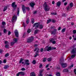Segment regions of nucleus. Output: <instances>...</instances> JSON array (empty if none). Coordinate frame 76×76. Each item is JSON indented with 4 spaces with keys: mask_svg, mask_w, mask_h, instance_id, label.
Instances as JSON below:
<instances>
[{
    "mask_svg": "<svg viewBox=\"0 0 76 76\" xmlns=\"http://www.w3.org/2000/svg\"><path fill=\"white\" fill-rule=\"evenodd\" d=\"M2 25H6V22L4 21L2 22Z\"/></svg>",
    "mask_w": 76,
    "mask_h": 76,
    "instance_id": "nucleus-44",
    "label": "nucleus"
},
{
    "mask_svg": "<svg viewBox=\"0 0 76 76\" xmlns=\"http://www.w3.org/2000/svg\"><path fill=\"white\" fill-rule=\"evenodd\" d=\"M42 64H40V65L39 66V68H42Z\"/></svg>",
    "mask_w": 76,
    "mask_h": 76,
    "instance_id": "nucleus-51",
    "label": "nucleus"
},
{
    "mask_svg": "<svg viewBox=\"0 0 76 76\" xmlns=\"http://www.w3.org/2000/svg\"><path fill=\"white\" fill-rule=\"evenodd\" d=\"M44 71V70L42 69L40 70L39 73V76H42V73Z\"/></svg>",
    "mask_w": 76,
    "mask_h": 76,
    "instance_id": "nucleus-13",
    "label": "nucleus"
},
{
    "mask_svg": "<svg viewBox=\"0 0 76 76\" xmlns=\"http://www.w3.org/2000/svg\"><path fill=\"white\" fill-rule=\"evenodd\" d=\"M56 48H54L53 47H51V46H47L45 47L44 49V51H49L51 50H56Z\"/></svg>",
    "mask_w": 76,
    "mask_h": 76,
    "instance_id": "nucleus-1",
    "label": "nucleus"
},
{
    "mask_svg": "<svg viewBox=\"0 0 76 76\" xmlns=\"http://www.w3.org/2000/svg\"><path fill=\"white\" fill-rule=\"evenodd\" d=\"M51 15H57V13L56 12H53L51 13Z\"/></svg>",
    "mask_w": 76,
    "mask_h": 76,
    "instance_id": "nucleus-41",
    "label": "nucleus"
},
{
    "mask_svg": "<svg viewBox=\"0 0 76 76\" xmlns=\"http://www.w3.org/2000/svg\"><path fill=\"white\" fill-rule=\"evenodd\" d=\"M73 67V64H72L71 66L68 67V68L69 69H71V68Z\"/></svg>",
    "mask_w": 76,
    "mask_h": 76,
    "instance_id": "nucleus-27",
    "label": "nucleus"
},
{
    "mask_svg": "<svg viewBox=\"0 0 76 76\" xmlns=\"http://www.w3.org/2000/svg\"><path fill=\"white\" fill-rule=\"evenodd\" d=\"M25 70H26V69L24 68H22L21 69V70H22V71H24Z\"/></svg>",
    "mask_w": 76,
    "mask_h": 76,
    "instance_id": "nucleus-48",
    "label": "nucleus"
},
{
    "mask_svg": "<svg viewBox=\"0 0 76 76\" xmlns=\"http://www.w3.org/2000/svg\"><path fill=\"white\" fill-rule=\"evenodd\" d=\"M32 63L33 64H36V61L35 60H34L33 61Z\"/></svg>",
    "mask_w": 76,
    "mask_h": 76,
    "instance_id": "nucleus-35",
    "label": "nucleus"
},
{
    "mask_svg": "<svg viewBox=\"0 0 76 76\" xmlns=\"http://www.w3.org/2000/svg\"><path fill=\"white\" fill-rule=\"evenodd\" d=\"M57 32V29H54L53 31H52L51 33V35H55Z\"/></svg>",
    "mask_w": 76,
    "mask_h": 76,
    "instance_id": "nucleus-11",
    "label": "nucleus"
},
{
    "mask_svg": "<svg viewBox=\"0 0 76 76\" xmlns=\"http://www.w3.org/2000/svg\"><path fill=\"white\" fill-rule=\"evenodd\" d=\"M56 76H60V74L59 72H56Z\"/></svg>",
    "mask_w": 76,
    "mask_h": 76,
    "instance_id": "nucleus-29",
    "label": "nucleus"
},
{
    "mask_svg": "<svg viewBox=\"0 0 76 76\" xmlns=\"http://www.w3.org/2000/svg\"><path fill=\"white\" fill-rule=\"evenodd\" d=\"M35 3L33 2H31V3L30 4V6L31 7H33L34 6H35Z\"/></svg>",
    "mask_w": 76,
    "mask_h": 76,
    "instance_id": "nucleus-16",
    "label": "nucleus"
},
{
    "mask_svg": "<svg viewBox=\"0 0 76 76\" xmlns=\"http://www.w3.org/2000/svg\"><path fill=\"white\" fill-rule=\"evenodd\" d=\"M5 47L6 48H9V45L8 44H6L5 46Z\"/></svg>",
    "mask_w": 76,
    "mask_h": 76,
    "instance_id": "nucleus-36",
    "label": "nucleus"
},
{
    "mask_svg": "<svg viewBox=\"0 0 76 76\" xmlns=\"http://www.w3.org/2000/svg\"><path fill=\"white\" fill-rule=\"evenodd\" d=\"M20 10H19V8H18L17 9V16H19V11Z\"/></svg>",
    "mask_w": 76,
    "mask_h": 76,
    "instance_id": "nucleus-20",
    "label": "nucleus"
},
{
    "mask_svg": "<svg viewBox=\"0 0 76 76\" xmlns=\"http://www.w3.org/2000/svg\"><path fill=\"white\" fill-rule=\"evenodd\" d=\"M51 29H55L56 28V27L54 26H53V27H51Z\"/></svg>",
    "mask_w": 76,
    "mask_h": 76,
    "instance_id": "nucleus-57",
    "label": "nucleus"
},
{
    "mask_svg": "<svg viewBox=\"0 0 76 76\" xmlns=\"http://www.w3.org/2000/svg\"><path fill=\"white\" fill-rule=\"evenodd\" d=\"M52 22H53V23H55V20H52Z\"/></svg>",
    "mask_w": 76,
    "mask_h": 76,
    "instance_id": "nucleus-59",
    "label": "nucleus"
},
{
    "mask_svg": "<svg viewBox=\"0 0 76 76\" xmlns=\"http://www.w3.org/2000/svg\"><path fill=\"white\" fill-rule=\"evenodd\" d=\"M73 34H76V30H74L73 31Z\"/></svg>",
    "mask_w": 76,
    "mask_h": 76,
    "instance_id": "nucleus-46",
    "label": "nucleus"
},
{
    "mask_svg": "<svg viewBox=\"0 0 76 76\" xmlns=\"http://www.w3.org/2000/svg\"><path fill=\"white\" fill-rule=\"evenodd\" d=\"M14 33L16 37H17L18 38L19 37V32H18V31L17 30H15L14 31Z\"/></svg>",
    "mask_w": 76,
    "mask_h": 76,
    "instance_id": "nucleus-9",
    "label": "nucleus"
},
{
    "mask_svg": "<svg viewBox=\"0 0 76 76\" xmlns=\"http://www.w3.org/2000/svg\"><path fill=\"white\" fill-rule=\"evenodd\" d=\"M15 44V43L14 42H12L10 43V45H11V46H12V45H14V44Z\"/></svg>",
    "mask_w": 76,
    "mask_h": 76,
    "instance_id": "nucleus-26",
    "label": "nucleus"
},
{
    "mask_svg": "<svg viewBox=\"0 0 76 76\" xmlns=\"http://www.w3.org/2000/svg\"><path fill=\"white\" fill-rule=\"evenodd\" d=\"M39 26V23H34L33 26V27H35V29H38Z\"/></svg>",
    "mask_w": 76,
    "mask_h": 76,
    "instance_id": "nucleus-8",
    "label": "nucleus"
},
{
    "mask_svg": "<svg viewBox=\"0 0 76 76\" xmlns=\"http://www.w3.org/2000/svg\"><path fill=\"white\" fill-rule=\"evenodd\" d=\"M71 53H73V54H75L76 53V48L73 49L71 51Z\"/></svg>",
    "mask_w": 76,
    "mask_h": 76,
    "instance_id": "nucleus-14",
    "label": "nucleus"
},
{
    "mask_svg": "<svg viewBox=\"0 0 76 76\" xmlns=\"http://www.w3.org/2000/svg\"><path fill=\"white\" fill-rule=\"evenodd\" d=\"M23 61V59L22 58H21L20 59V61H19V64H20Z\"/></svg>",
    "mask_w": 76,
    "mask_h": 76,
    "instance_id": "nucleus-33",
    "label": "nucleus"
},
{
    "mask_svg": "<svg viewBox=\"0 0 76 76\" xmlns=\"http://www.w3.org/2000/svg\"><path fill=\"white\" fill-rule=\"evenodd\" d=\"M43 7H44V10L45 12H47L49 10L50 8L48 7V5H47V2H45L43 4Z\"/></svg>",
    "mask_w": 76,
    "mask_h": 76,
    "instance_id": "nucleus-2",
    "label": "nucleus"
},
{
    "mask_svg": "<svg viewBox=\"0 0 76 76\" xmlns=\"http://www.w3.org/2000/svg\"><path fill=\"white\" fill-rule=\"evenodd\" d=\"M8 67H9V66H8V65H5L4 67V69H7Z\"/></svg>",
    "mask_w": 76,
    "mask_h": 76,
    "instance_id": "nucleus-24",
    "label": "nucleus"
},
{
    "mask_svg": "<svg viewBox=\"0 0 76 76\" xmlns=\"http://www.w3.org/2000/svg\"><path fill=\"white\" fill-rule=\"evenodd\" d=\"M25 9H26V10L28 11H29V7H25Z\"/></svg>",
    "mask_w": 76,
    "mask_h": 76,
    "instance_id": "nucleus-40",
    "label": "nucleus"
},
{
    "mask_svg": "<svg viewBox=\"0 0 76 76\" xmlns=\"http://www.w3.org/2000/svg\"><path fill=\"white\" fill-rule=\"evenodd\" d=\"M61 67L62 68H65L67 67V64L65 63H62L61 64Z\"/></svg>",
    "mask_w": 76,
    "mask_h": 76,
    "instance_id": "nucleus-10",
    "label": "nucleus"
},
{
    "mask_svg": "<svg viewBox=\"0 0 76 76\" xmlns=\"http://www.w3.org/2000/svg\"><path fill=\"white\" fill-rule=\"evenodd\" d=\"M25 62L23 61L22 62V64H23L24 66L26 65L27 66H29L30 64L29 62V61L28 59H26L24 60Z\"/></svg>",
    "mask_w": 76,
    "mask_h": 76,
    "instance_id": "nucleus-3",
    "label": "nucleus"
},
{
    "mask_svg": "<svg viewBox=\"0 0 76 76\" xmlns=\"http://www.w3.org/2000/svg\"><path fill=\"white\" fill-rule=\"evenodd\" d=\"M9 56V54L8 53H7L5 55V57H8Z\"/></svg>",
    "mask_w": 76,
    "mask_h": 76,
    "instance_id": "nucleus-38",
    "label": "nucleus"
},
{
    "mask_svg": "<svg viewBox=\"0 0 76 76\" xmlns=\"http://www.w3.org/2000/svg\"><path fill=\"white\" fill-rule=\"evenodd\" d=\"M75 56H76V55L75 54L72 55L71 56V58H74L75 57Z\"/></svg>",
    "mask_w": 76,
    "mask_h": 76,
    "instance_id": "nucleus-28",
    "label": "nucleus"
},
{
    "mask_svg": "<svg viewBox=\"0 0 76 76\" xmlns=\"http://www.w3.org/2000/svg\"><path fill=\"white\" fill-rule=\"evenodd\" d=\"M19 73L21 75L24 76L25 75V73L24 72H19Z\"/></svg>",
    "mask_w": 76,
    "mask_h": 76,
    "instance_id": "nucleus-15",
    "label": "nucleus"
},
{
    "mask_svg": "<svg viewBox=\"0 0 76 76\" xmlns=\"http://www.w3.org/2000/svg\"><path fill=\"white\" fill-rule=\"evenodd\" d=\"M30 76H35V73L34 72H31L30 74Z\"/></svg>",
    "mask_w": 76,
    "mask_h": 76,
    "instance_id": "nucleus-22",
    "label": "nucleus"
},
{
    "mask_svg": "<svg viewBox=\"0 0 76 76\" xmlns=\"http://www.w3.org/2000/svg\"><path fill=\"white\" fill-rule=\"evenodd\" d=\"M27 32H28V33H30V32H31V29H28V30Z\"/></svg>",
    "mask_w": 76,
    "mask_h": 76,
    "instance_id": "nucleus-43",
    "label": "nucleus"
},
{
    "mask_svg": "<svg viewBox=\"0 0 76 76\" xmlns=\"http://www.w3.org/2000/svg\"><path fill=\"white\" fill-rule=\"evenodd\" d=\"M26 34V33H24L23 34V38H25V34Z\"/></svg>",
    "mask_w": 76,
    "mask_h": 76,
    "instance_id": "nucleus-52",
    "label": "nucleus"
},
{
    "mask_svg": "<svg viewBox=\"0 0 76 76\" xmlns=\"http://www.w3.org/2000/svg\"><path fill=\"white\" fill-rule=\"evenodd\" d=\"M56 69H60V67H57V68H56Z\"/></svg>",
    "mask_w": 76,
    "mask_h": 76,
    "instance_id": "nucleus-60",
    "label": "nucleus"
},
{
    "mask_svg": "<svg viewBox=\"0 0 76 76\" xmlns=\"http://www.w3.org/2000/svg\"><path fill=\"white\" fill-rule=\"evenodd\" d=\"M22 9L23 13H26V10H25V5H23L22 7Z\"/></svg>",
    "mask_w": 76,
    "mask_h": 76,
    "instance_id": "nucleus-12",
    "label": "nucleus"
},
{
    "mask_svg": "<svg viewBox=\"0 0 76 76\" xmlns=\"http://www.w3.org/2000/svg\"><path fill=\"white\" fill-rule=\"evenodd\" d=\"M62 15L64 17H66V14H63Z\"/></svg>",
    "mask_w": 76,
    "mask_h": 76,
    "instance_id": "nucleus-56",
    "label": "nucleus"
},
{
    "mask_svg": "<svg viewBox=\"0 0 76 76\" xmlns=\"http://www.w3.org/2000/svg\"><path fill=\"white\" fill-rule=\"evenodd\" d=\"M39 31V29H36L35 32H34V34H37L38 33V32Z\"/></svg>",
    "mask_w": 76,
    "mask_h": 76,
    "instance_id": "nucleus-31",
    "label": "nucleus"
},
{
    "mask_svg": "<svg viewBox=\"0 0 76 76\" xmlns=\"http://www.w3.org/2000/svg\"><path fill=\"white\" fill-rule=\"evenodd\" d=\"M46 61V58H45L43 60V62H45Z\"/></svg>",
    "mask_w": 76,
    "mask_h": 76,
    "instance_id": "nucleus-53",
    "label": "nucleus"
},
{
    "mask_svg": "<svg viewBox=\"0 0 76 76\" xmlns=\"http://www.w3.org/2000/svg\"><path fill=\"white\" fill-rule=\"evenodd\" d=\"M18 17L17 16V15H14L13 16V17L12 18V23H15V22H16V20H17Z\"/></svg>",
    "mask_w": 76,
    "mask_h": 76,
    "instance_id": "nucleus-5",
    "label": "nucleus"
},
{
    "mask_svg": "<svg viewBox=\"0 0 76 76\" xmlns=\"http://www.w3.org/2000/svg\"><path fill=\"white\" fill-rule=\"evenodd\" d=\"M20 75V73H19V72L17 74V76H19Z\"/></svg>",
    "mask_w": 76,
    "mask_h": 76,
    "instance_id": "nucleus-58",
    "label": "nucleus"
},
{
    "mask_svg": "<svg viewBox=\"0 0 76 76\" xmlns=\"http://www.w3.org/2000/svg\"><path fill=\"white\" fill-rule=\"evenodd\" d=\"M61 4V2L60 1L57 2L56 5L57 6H60Z\"/></svg>",
    "mask_w": 76,
    "mask_h": 76,
    "instance_id": "nucleus-17",
    "label": "nucleus"
},
{
    "mask_svg": "<svg viewBox=\"0 0 76 76\" xmlns=\"http://www.w3.org/2000/svg\"><path fill=\"white\" fill-rule=\"evenodd\" d=\"M66 31V28H64L63 29L61 30V32L63 33V32H64Z\"/></svg>",
    "mask_w": 76,
    "mask_h": 76,
    "instance_id": "nucleus-30",
    "label": "nucleus"
},
{
    "mask_svg": "<svg viewBox=\"0 0 76 76\" xmlns=\"http://www.w3.org/2000/svg\"><path fill=\"white\" fill-rule=\"evenodd\" d=\"M43 48L41 49V50H40L41 52H43Z\"/></svg>",
    "mask_w": 76,
    "mask_h": 76,
    "instance_id": "nucleus-64",
    "label": "nucleus"
},
{
    "mask_svg": "<svg viewBox=\"0 0 76 76\" xmlns=\"http://www.w3.org/2000/svg\"><path fill=\"white\" fill-rule=\"evenodd\" d=\"M52 44H55L56 43V41H53L52 42Z\"/></svg>",
    "mask_w": 76,
    "mask_h": 76,
    "instance_id": "nucleus-47",
    "label": "nucleus"
},
{
    "mask_svg": "<svg viewBox=\"0 0 76 76\" xmlns=\"http://www.w3.org/2000/svg\"><path fill=\"white\" fill-rule=\"evenodd\" d=\"M31 20V23L33 24L34 23V19L32 18Z\"/></svg>",
    "mask_w": 76,
    "mask_h": 76,
    "instance_id": "nucleus-37",
    "label": "nucleus"
},
{
    "mask_svg": "<svg viewBox=\"0 0 76 76\" xmlns=\"http://www.w3.org/2000/svg\"><path fill=\"white\" fill-rule=\"evenodd\" d=\"M49 66V65L48 64L45 67V68H47Z\"/></svg>",
    "mask_w": 76,
    "mask_h": 76,
    "instance_id": "nucleus-62",
    "label": "nucleus"
},
{
    "mask_svg": "<svg viewBox=\"0 0 76 76\" xmlns=\"http://www.w3.org/2000/svg\"><path fill=\"white\" fill-rule=\"evenodd\" d=\"M7 7H4V9H3V12H4L7 10Z\"/></svg>",
    "mask_w": 76,
    "mask_h": 76,
    "instance_id": "nucleus-25",
    "label": "nucleus"
},
{
    "mask_svg": "<svg viewBox=\"0 0 76 76\" xmlns=\"http://www.w3.org/2000/svg\"><path fill=\"white\" fill-rule=\"evenodd\" d=\"M34 39V37H29V39H27V42L28 43L32 42L33 41Z\"/></svg>",
    "mask_w": 76,
    "mask_h": 76,
    "instance_id": "nucleus-6",
    "label": "nucleus"
},
{
    "mask_svg": "<svg viewBox=\"0 0 76 76\" xmlns=\"http://www.w3.org/2000/svg\"><path fill=\"white\" fill-rule=\"evenodd\" d=\"M69 70L67 68L64 69L63 70V72H68Z\"/></svg>",
    "mask_w": 76,
    "mask_h": 76,
    "instance_id": "nucleus-21",
    "label": "nucleus"
},
{
    "mask_svg": "<svg viewBox=\"0 0 76 76\" xmlns=\"http://www.w3.org/2000/svg\"><path fill=\"white\" fill-rule=\"evenodd\" d=\"M4 63H6V59L4 60L3 61Z\"/></svg>",
    "mask_w": 76,
    "mask_h": 76,
    "instance_id": "nucleus-54",
    "label": "nucleus"
},
{
    "mask_svg": "<svg viewBox=\"0 0 76 76\" xmlns=\"http://www.w3.org/2000/svg\"><path fill=\"white\" fill-rule=\"evenodd\" d=\"M61 30V27H59L58 29V31H60Z\"/></svg>",
    "mask_w": 76,
    "mask_h": 76,
    "instance_id": "nucleus-61",
    "label": "nucleus"
},
{
    "mask_svg": "<svg viewBox=\"0 0 76 76\" xmlns=\"http://www.w3.org/2000/svg\"><path fill=\"white\" fill-rule=\"evenodd\" d=\"M51 58H48V61L49 62H50V61H51Z\"/></svg>",
    "mask_w": 76,
    "mask_h": 76,
    "instance_id": "nucleus-42",
    "label": "nucleus"
},
{
    "mask_svg": "<svg viewBox=\"0 0 76 76\" xmlns=\"http://www.w3.org/2000/svg\"><path fill=\"white\" fill-rule=\"evenodd\" d=\"M3 50L2 49H0V53L1 54V53H3Z\"/></svg>",
    "mask_w": 76,
    "mask_h": 76,
    "instance_id": "nucleus-50",
    "label": "nucleus"
},
{
    "mask_svg": "<svg viewBox=\"0 0 76 76\" xmlns=\"http://www.w3.org/2000/svg\"><path fill=\"white\" fill-rule=\"evenodd\" d=\"M54 39L53 38H51L50 40V42H52L53 41H54Z\"/></svg>",
    "mask_w": 76,
    "mask_h": 76,
    "instance_id": "nucleus-34",
    "label": "nucleus"
},
{
    "mask_svg": "<svg viewBox=\"0 0 76 76\" xmlns=\"http://www.w3.org/2000/svg\"><path fill=\"white\" fill-rule=\"evenodd\" d=\"M11 34V32L10 31H9L8 33V35H10Z\"/></svg>",
    "mask_w": 76,
    "mask_h": 76,
    "instance_id": "nucleus-55",
    "label": "nucleus"
},
{
    "mask_svg": "<svg viewBox=\"0 0 76 76\" xmlns=\"http://www.w3.org/2000/svg\"><path fill=\"white\" fill-rule=\"evenodd\" d=\"M15 4H16V3L14 2L12 3L11 4L12 7L14 8V10H15L17 7V5H15Z\"/></svg>",
    "mask_w": 76,
    "mask_h": 76,
    "instance_id": "nucleus-7",
    "label": "nucleus"
},
{
    "mask_svg": "<svg viewBox=\"0 0 76 76\" xmlns=\"http://www.w3.org/2000/svg\"><path fill=\"white\" fill-rule=\"evenodd\" d=\"M23 26L24 28H25L26 26L25 25V23H23Z\"/></svg>",
    "mask_w": 76,
    "mask_h": 76,
    "instance_id": "nucleus-63",
    "label": "nucleus"
},
{
    "mask_svg": "<svg viewBox=\"0 0 76 76\" xmlns=\"http://www.w3.org/2000/svg\"><path fill=\"white\" fill-rule=\"evenodd\" d=\"M39 29H42L43 28V26L42 24L39 25Z\"/></svg>",
    "mask_w": 76,
    "mask_h": 76,
    "instance_id": "nucleus-23",
    "label": "nucleus"
},
{
    "mask_svg": "<svg viewBox=\"0 0 76 76\" xmlns=\"http://www.w3.org/2000/svg\"><path fill=\"white\" fill-rule=\"evenodd\" d=\"M35 54L34 56V57H37V56H39V54H38V53H39V49L38 48H36L34 50V51H37Z\"/></svg>",
    "mask_w": 76,
    "mask_h": 76,
    "instance_id": "nucleus-4",
    "label": "nucleus"
},
{
    "mask_svg": "<svg viewBox=\"0 0 76 76\" xmlns=\"http://www.w3.org/2000/svg\"><path fill=\"white\" fill-rule=\"evenodd\" d=\"M3 32L4 33H6V32H7V30L5 29H4L3 30Z\"/></svg>",
    "mask_w": 76,
    "mask_h": 76,
    "instance_id": "nucleus-45",
    "label": "nucleus"
},
{
    "mask_svg": "<svg viewBox=\"0 0 76 76\" xmlns=\"http://www.w3.org/2000/svg\"><path fill=\"white\" fill-rule=\"evenodd\" d=\"M51 19H50L48 20H47V23L48 24V23H50V22H51Z\"/></svg>",
    "mask_w": 76,
    "mask_h": 76,
    "instance_id": "nucleus-32",
    "label": "nucleus"
},
{
    "mask_svg": "<svg viewBox=\"0 0 76 76\" xmlns=\"http://www.w3.org/2000/svg\"><path fill=\"white\" fill-rule=\"evenodd\" d=\"M13 41L16 44L17 42H18V39L17 38H15L13 39Z\"/></svg>",
    "mask_w": 76,
    "mask_h": 76,
    "instance_id": "nucleus-19",
    "label": "nucleus"
},
{
    "mask_svg": "<svg viewBox=\"0 0 76 76\" xmlns=\"http://www.w3.org/2000/svg\"><path fill=\"white\" fill-rule=\"evenodd\" d=\"M27 18V21H26V23L27 24H28L29 22V17H28L26 16Z\"/></svg>",
    "mask_w": 76,
    "mask_h": 76,
    "instance_id": "nucleus-18",
    "label": "nucleus"
},
{
    "mask_svg": "<svg viewBox=\"0 0 76 76\" xmlns=\"http://www.w3.org/2000/svg\"><path fill=\"white\" fill-rule=\"evenodd\" d=\"M70 6L71 7H73V3H71L70 4Z\"/></svg>",
    "mask_w": 76,
    "mask_h": 76,
    "instance_id": "nucleus-39",
    "label": "nucleus"
},
{
    "mask_svg": "<svg viewBox=\"0 0 76 76\" xmlns=\"http://www.w3.org/2000/svg\"><path fill=\"white\" fill-rule=\"evenodd\" d=\"M9 42H8V41H5L4 43L5 44H8V43Z\"/></svg>",
    "mask_w": 76,
    "mask_h": 76,
    "instance_id": "nucleus-49",
    "label": "nucleus"
}]
</instances>
